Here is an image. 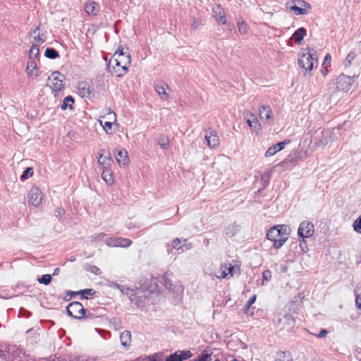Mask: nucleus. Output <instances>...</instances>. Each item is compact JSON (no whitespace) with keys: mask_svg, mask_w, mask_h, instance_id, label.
<instances>
[{"mask_svg":"<svg viewBox=\"0 0 361 361\" xmlns=\"http://www.w3.org/2000/svg\"><path fill=\"white\" fill-rule=\"evenodd\" d=\"M109 286L115 288L120 289L123 292V290L121 289V286L120 284L117 283L111 282L109 284Z\"/></svg>","mask_w":361,"mask_h":361,"instance_id":"57","label":"nucleus"},{"mask_svg":"<svg viewBox=\"0 0 361 361\" xmlns=\"http://www.w3.org/2000/svg\"><path fill=\"white\" fill-rule=\"evenodd\" d=\"M314 61L317 63V51L313 48H307V52L299 54L298 63L305 72L313 69ZM305 75L306 73H304Z\"/></svg>","mask_w":361,"mask_h":361,"instance_id":"3","label":"nucleus"},{"mask_svg":"<svg viewBox=\"0 0 361 361\" xmlns=\"http://www.w3.org/2000/svg\"><path fill=\"white\" fill-rule=\"evenodd\" d=\"M306 35V30L304 27H300L295 31L292 36V39L297 44H300L305 35Z\"/></svg>","mask_w":361,"mask_h":361,"instance_id":"21","label":"nucleus"},{"mask_svg":"<svg viewBox=\"0 0 361 361\" xmlns=\"http://www.w3.org/2000/svg\"><path fill=\"white\" fill-rule=\"evenodd\" d=\"M271 170H267L261 176V180L263 183L264 188L268 185L271 176Z\"/></svg>","mask_w":361,"mask_h":361,"instance_id":"34","label":"nucleus"},{"mask_svg":"<svg viewBox=\"0 0 361 361\" xmlns=\"http://www.w3.org/2000/svg\"><path fill=\"white\" fill-rule=\"evenodd\" d=\"M290 142V140H285L283 142H280L276 143V145H272L267 150V152H265V156L267 157L274 156L276 152L282 150L286 145H288Z\"/></svg>","mask_w":361,"mask_h":361,"instance_id":"17","label":"nucleus"},{"mask_svg":"<svg viewBox=\"0 0 361 361\" xmlns=\"http://www.w3.org/2000/svg\"><path fill=\"white\" fill-rule=\"evenodd\" d=\"M106 118L109 121H104L100 120L99 123L102 126L104 130L109 134L112 133V124L116 121V114L114 111H109L102 118Z\"/></svg>","mask_w":361,"mask_h":361,"instance_id":"11","label":"nucleus"},{"mask_svg":"<svg viewBox=\"0 0 361 361\" xmlns=\"http://www.w3.org/2000/svg\"><path fill=\"white\" fill-rule=\"evenodd\" d=\"M178 351L179 357L180 358V361L188 360L192 356V354L190 352V350H178Z\"/></svg>","mask_w":361,"mask_h":361,"instance_id":"37","label":"nucleus"},{"mask_svg":"<svg viewBox=\"0 0 361 361\" xmlns=\"http://www.w3.org/2000/svg\"><path fill=\"white\" fill-rule=\"evenodd\" d=\"M106 237V234L104 233H94L90 237V242L94 243L97 240H103V239Z\"/></svg>","mask_w":361,"mask_h":361,"instance_id":"41","label":"nucleus"},{"mask_svg":"<svg viewBox=\"0 0 361 361\" xmlns=\"http://www.w3.org/2000/svg\"><path fill=\"white\" fill-rule=\"evenodd\" d=\"M65 209L62 207H57L54 210V215L59 219L65 215Z\"/></svg>","mask_w":361,"mask_h":361,"instance_id":"47","label":"nucleus"},{"mask_svg":"<svg viewBox=\"0 0 361 361\" xmlns=\"http://www.w3.org/2000/svg\"><path fill=\"white\" fill-rule=\"evenodd\" d=\"M238 30L241 34H246L247 30V24H238Z\"/></svg>","mask_w":361,"mask_h":361,"instance_id":"51","label":"nucleus"},{"mask_svg":"<svg viewBox=\"0 0 361 361\" xmlns=\"http://www.w3.org/2000/svg\"><path fill=\"white\" fill-rule=\"evenodd\" d=\"M28 197L32 204L35 207H37L41 204L42 200V192L37 188H32L29 192Z\"/></svg>","mask_w":361,"mask_h":361,"instance_id":"14","label":"nucleus"},{"mask_svg":"<svg viewBox=\"0 0 361 361\" xmlns=\"http://www.w3.org/2000/svg\"><path fill=\"white\" fill-rule=\"evenodd\" d=\"M173 274L171 272H165L161 283L165 286L166 289L168 290L169 293L172 298V302L174 305L178 304L181 300L183 294V287L182 285L178 283H173L171 277Z\"/></svg>","mask_w":361,"mask_h":361,"instance_id":"2","label":"nucleus"},{"mask_svg":"<svg viewBox=\"0 0 361 361\" xmlns=\"http://www.w3.org/2000/svg\"><path fill=\"white\" fill-rule=\"evenodd\" d=\"M329 133L327 130L319 129L314 133L313 139L315 147H324L329 143Z\"/></svg>","mask_w":361,"mask_h":361,"instance_id":"7","label":"nucleus"},{"mask_svg":"<svg viewBox=\"0 0 361 361\" xmlns=\"http://www.w3.org/2000/svg\"><path fill=\"white\" fill-rule=\"evenodd\" d=\"M228 274L231 276H233L237 271L240 272V268L238 267L232 266L230 264L229 267L226 268Z\"/></svg>","mask_w":361,"mask_h":361,"instance_id":"46","label":"nucleus"},{"mask_svg":"<svg viewBox=\"0 0 361 361\" xmlns=\"http://www.w3.org/2000/svg\"><path fill=\"white\" fill-rule=\"evenodd\" d=\"M85 269L89 272H91L95 275H100L102 271L99 267L94 265L87 264L85 267Z\"/></svg>","mask_w":361,"mask_h":361,"instance_id":"35","label":"nucleus"},{"mask_svg":"<svg viewBox=\"0 0 361 361\" xmlns=\"http://www.w3.org/2000/svg\"><path fill=\"white\" fill-rule=\"evenodd\" d=\"M327 334H328L327 330H326V329H322V330L319 331V334H317V336L318 338H324V337L327 335Z\"/></svg>","mask_w":361,"mask_h":361,"instance_id":"55","label":"nucleus"},{"mask_svg":"<svg viewBox=\"0 0 361 361\" xmlns=\"http://www.w3.org/2000/svg\"><path fill=\"white\" fill-rule=\"evenodd\" d=\"M159 145L163 149H166L169 145V140L167 137L162 135L159 137Z\"/></svg>","mask_w":361,"mask_h":361,"instance_id":"43","label":"nucleus"},{"mask_svg":"<svg viewBox=\"0 0 361 361\" xmlns=\"http://www.w3.org/2000/svg\"><path fill=\"white\" fill-rule=\"evenodd\" d=\"M355 54L354 52H350L347 56L345 57L344 61H343V65L345 66V67H349L351 64V61L355 59Z\"/></svg>","mask_w":361,"mask_h":361,"instance_id":"42","label":"nucleus"},{"mask_svg":"<svg viewBox=\"0 0 361 361\" xmlns=\"http://www.w3.org/2000/svg\"><path fill=\"white\" fill-rule=\"evenodd\" d=\"M85 312L86 310L79 302H72L67 307L68 314L77 319L84 318L85 316Z\"/></svg>","mask_w":361,"mask_h":361,"instance_id":"6","label":"nucleus"},{"mask_svg":"<svg viewBox=\"0 0 361 361\" xmlns=\"http://www.w3.org/2000/svg\"><path fill=\"white\" fill-rule=\"evenodd\" d=\"M185 243L183 245L181 244L180 238H176L171 242V245H168L167 252L169 253L173 249H176L177 250H181V252H184L185 250H189L192 248V244L190 243H187V239H184L183 240Z\"/></svg>","mask_w":361,"mask_h":361,"instance_id":"12","label":"nucleus"},{"mask_svg":"<svg viewBox=\"0 0 361 361\" xmlns=\"http://www.w3.org/2000/svg\"><path fill=\"white\" fill-rule=\"evenodd\" d=\"M212 15L219 23H226L224 9L220 4H216L213 7Z\"/></svg>","mask_w":361,"mask_h":361,"instance_id":"16","label":"nucleus"},{"mask_svg":"<svg viewBox=\"0 0 361 361\" xmlns=\"http://www.w3.org/2000/svg\"><path fill=\"white\" fill-rule=\"evenodd\" d=\"M104 150H100V152H98L99 157H98V163L104 168V166L109 167L110 165V162L111 161V159L109 155L104 156Z\"/></svg>","mask_w":361,"mask_h":361,"instance_id":"23","label":"nucleus"},{"mask_svg":"<svg viewBox=\"0 0 361 361\" xmlns=\"http://www.w3.org/2000/svg\"><path fill=\"white\" fill-rule=\"evenodd\" d=\"M113 244L114 247H127L132 244V241L128 238H123L121 237L114 238Z\"/></svg>","mask_w":361,"mask_h":361,"instance_id":"24","label":"nucleus"},{"mask_svg":"<svg viewBox=\"0 0 361 361\" xmlns=\"http://www.w3.org/2000/svg\"><path fill=\"white\" fill-rule=\"evenodd\" d=\"M114 238L109 237L108 235L106 234V237L103 239V241L105 243V244L109 246H114L113 242H114Z\"/></svg>","mask_w":361,"mask_h":361,"instance_id":"49","label":"nucleus"},{"mask_svg":"<svg viewBox=\"0 0 361 361\" xmlns=\"http://www.w3.org/2000/svg\"><path fill=\"white\" fill-rule=\"evenodd\" d=\"M195 361H212V354L203 353Z\"/></svg>","mask_w":361,"mask_h":361,"instance_id":"44","label":"nucleus"},{"mask_svg":"<svg viewBox=\"0 0 361 361\" xmlns=\"http://www.w3.org/2000/svg\"><path fill=\"white\" fill-rule=\"evenodd\" d=\"M256 300V295H253L252 297L250 298V299L247 301L246 305H245V308L248 310L251 305L255 302Z\"/></svg>","mask_w":361,"mask_h":361,"instance_id":"50","label":"nucleus"},{"mask_svg":"<svg viewBox=\"0 0 361 361\" xmlns=\"http://www.w3.org/2000/svg\"><path fill=\"white\" fill-rule=\"evenodd\" d=\"M44 56L51 59H55L59 56V52L54 48H47L44 52Z\"/></svg>","mask_w":361,"mask_h":361,"instance_id":"33","label":"nucleus"},{"mask_svg":"<svg viewBox=\"0 0 361 361\" xmlns=\"http://www.w3.org/2000/svg\"><path fill=\"white\" fill-rule=\"evenodd\" d=\"M126 58L130 59V55L128 48H124L122 46H119L116 53L114 54L113 58Z\"/></svg>","mask_w":361,"mask_h":361,"instance_id":"27","label":"nucleus"},{"mask_svg":"<svg viewBox=\"0 0 361 361\" xmlns=\"http://www.w3.org/2000/svg\"><path fill=\"white\" fill-rule=\"evenodd\" d=\"M51 76L53 77V82L50 85L51 88L55 92L61 91L64 86L63 82L65 76L59 71L53 72Z\"/></svg>","mask_w":361,"mask_h":361,"instance_id":"10","label":"nucleus"},{"mask_svg":"<svg viewBox=\"0 0 361 361\" xmlns=\"http://www.w3.org/2000/svg\"><path fill=\"white\" fill-rule=\"evenodd\" d=\"M247 123L249 127L256 133L260 129V123L257 118L252 114L250 115V118H247Z\"/></svg>","mask_w":361,"mask_h":361,"instance_id":"22","label":"nucleus"},{"mask_svg":"<svg viewBox=\"0 0 361 361\" xmlns=\"http://www.w3.org/2000/svg\"><path fill=\"white\" fill-rule=\"evenodd\" d=\"M130 62V59L128 58L125 59V61H123L118 57L113 58L109 63V71L112 75L121 77L127 72Z\"/></svg>","mask_w":361,"mask_h":361,"instance_id":"4","label":"nucleus"},{"mask_svg":"<svg viewBox=\"0 0 361 361\" xmlns=\"http://www.w3.org/2000/svg\"><path fill=\"white\" fill-rule=\"evenodd\" d=\"M357 47L361 54V40L357 43Z\"/></svg>","mask_w":361,"mask_h":361,"instance_id":"63","label":"nucleus"},{"mask_svg":"<svg viewBox=\"0 0 361 361\" xmlns=\"http://www.w3.org/2000/svg\"><path fill=\"white\" fill-rule=\"evenodd\" d=\"M172 97L173 91L169 86L164 82L159 83V99L164 102H166L167 104H169Z\"/></svg>","mask_w":361,"mask_h":361,"instance_id":"9","label":"nucleus"},{"mask_svg":"<svg viewBox=\"0 0 361 361\" xmlns=\"http://www.w3.org/2000/svg\"><path fill=\"white\" fill-rule=\"evenodd\" d=\"M59 271H60L59 268H56L54 271V273H53V275L54 276V275L58 274Z\"/></svg>","mask_w":361,"mask_h":361,"instance_id":"62","label":"nucleus"},{"mask_svg":"<svg viewBox=\"0 0 361 361\" xmlns=\"http://www.w3.org/2000/svg\"><path fill=\"white\" fill-rule=\"evenodd\" d=\"M314 225L311 221H303L300 223L298 229V235L301 238L300 239V246L302 250H304L302 243H305L306 247L305 238H310L314 235Z\"/></svg>","mask_w":361,"mask_h":361,"instance_id":"5","label":"nucleus"},{"mask_svg":"<svg viewBox=\"0 0 361 361\" xmlns=\"http://www.w3.org/2000/svg\"><path fill=\"white\" fill-rule=\"evenodd\" d=\"M39 27H37L35 30H34L32 31V35H35L34 37V39L39 44H43L46 39L42 37L39 33H38L37 35L36 34L37 33V31L39 30Z\"/></svg>","mask_w":361,"mask_h":361,"instance_id":"40","label":"nucleus"},{"mask_svg":"<svg viewBox=\"0 0 361 361\" xmlns=\"http://www.w3.org/2000/svg\"><path fill=\"white\" fill-rule=\"evenodd\" d=\"M352 78L341 74L338 76L336 82V88L338 90L347 92L350 90L352 85Z\"/></svg>","mask_w":361,"mask_h":361,"instance_id":"8","label":"nucleus"},{"mask_svg":"<svg viewBox=\"0 0 361 361\" xmlns=\"http://www.w3.org/2000/svg\"><path fill=\"white\" fill-rule=\"evenodd\" d=\"M228 274V272H227L226 269H224V270L221 272V276H217V277H218V278H220V279H224V278H225Z\"/></svg>","mask_w":361,"mask_h":361,"instance_id":"59","label":"nucleus"},{"mask_svg":"<svg viewBox=\"0 0 361 361\" xmlns=\"http://www.w3.org/2000/svg\"><path fill=\"white\" fill-rule=\"evenodd\" d=\"M353 228L356 233H361V215L355 220L353 224Z\"/></svg>","mask_w":361,"mask_h":361,"instance_id":"39","label":"nucleus"},{"mask_svg":"<svg viewBox=\"0 0 361 361\" xmlns=\"http://www.w3.org/2000/svg\"><path fill=\"white\" fill-rule=\"evenodd\" d=\"M102 177L103 180L107 183V184H112L114 182L113 175L111 171V170L107 166H104L103 168V171L102 173Z\"/></svg>","mask_w":361,"mask_h":361,"instance_id":"26","label":"nucleus"},{"mask_svg":"<svg viewBox=\"0 0 361 361\" xmlns=\"http://www.w3.org/2000/svg\"><path fill=\"white\" fill-rule=\"evenodd\" d=\"M26 71L30 75H35L36 77L39 75L37 63L34 60H31L27 63Z\"/></svg>","mask_w":361,"mask_h":361,"instance_id":"25","label":"nucleus"},{"mask_svg":"<svg viewBox=\"0 0 361 361\" xmlns=\"http://www.w3.org/2000/svg\"><path fill=\"white\" fill-rule=\"evenodd\" d=\"M68 293H71V295L80 294L81 299H87V296L86 295L92 296L96 293V291L92 288H86V289L79 290L78 292L70 291Z\"/></svg>","mask_w":361,"mask_h":361,"instance_id":"28","label":"nucleus"},{"mask_svg":"<svg viewBox=\"0 0 361 361\" xmlns=\"http://www.w3.org/2000/svg\"><path fill=\"white\" fill-rule=\"evenodd\" d=\"M331 59V55L329 54H327L324 57V60L322 66H324L326 63L329 64Z\"/></svg>","mask_w":361,"mask_h":361,"instance_id":"56","label":"nucleus"},{"mask_svg":"<svg viewBox=\"0 0 361 361\" xmlns=\"http://www.w3.org/2000/svg\"><path fill=\"white\" fill-rule=\"evenodd\" d=\"M204 138L207 142L208 146L212 148H215L219 145V139L216 134V132L214 130L209 129V132H207L204 135Z\"/></svg>","mask_w":361,"mask_h":361,"instance_id":"15","label":"nucleus"},{"mask_svg":"<svg viewBox=\"0 0 361 361\" xmlns=\"http://www.w3.org/2000/svg\"><path fill=\"white\" fill-rule=\"evenodd\" d=\"M263 278L265 280H269L271 277V272L269 270H265L262 274Z\"/></svg>","mask_w":361,"mask_h":361,"instance_id":"54","label":"nucleus"},{"mask_svg":"<svg viewBox=\"0 0 361 361\" xmlns=\"http://www.w3.org/2000/svg\"><path fill=\"white\" fill-rule=\"evenodd\" d=\"M115 157L119 165H126L129 161L128 152L126 149L118 151Z\"/></svg>","mask_w":361,"mask_h":361,"instance_id":"20","label":"nucleus"},{"mask_svg":"<svg viewBox=\"0 0 361 361\" xmlns=\"http://www.w3.org/2000/svg\"><path fill=\"white\" fill-rule=\"evenodd\" d=\"M165 361H180V358L178 355V351L175 352L174 353L171 354L168 356Z\"/></svg>","mask_w":361,"mask_h":361,"instance_id":"45","label":"nucleus"},{"mask_svg":"<svg viewBox=\"0 0 361 361\" xmlns=\"http://www.w3.org/2000/svg\"><path fill=\"white\" fill-rule=\"evenodd\" d=\"M268 240L273 241V247L280 249L288 238V228L286 225H276L270 228L267 233Z\"/></svg>","mask_w":361,"mask_h":361,"instance_id":"1","label":"nucleus"},{"mask_svg":"<svg viewBox=\"0 0 361 361\" xmlns=\"http://www.w3.org/2000/svg\"><path fill=\"white\" fill-rule=\"evenodd\" d=\"M6 355L4 351L0 350V361H6Z\"/></svg>","mask_w":361,"mask_h":361,"instance_id":"58","label":"nucleus"},{"mask_svg":"<svg viewBox=\"0 0 361 361\" xmlns=\"http://www.w3.org/2000/svg\"><path fill=\"white\" fill-rule=\"evenodd\" d=\"M327 71H327L326 68H325L324 66H323V67H322V68L321 69V73H322V75H326Z\"/></svg>","mask_w":361,"mask_h":361,"instance_id":"61","label":"nucleus"},{"mask_svg":"<svg viewBox=\"0 0 361 361\" xmlns=\"http://www.w3.org/2000/svg\"><path fill=\"white\" fill-rule=\"evenodd\" d=\"M97 4L94 1H88L85 5V11L88 15L95 16Z\"/></svg>","mask_w":361,"mask_h":361,"instance_id":"29","label":"nucleus"},{"mask_svg":"<svg viewBox=\"0 0 361 361\" xmlns=\"http://www.w3.org/2000/svg\"><path fill=\"white\" fill-rule=\"evenodd\" d=\"M302 6L307 7L310 8V5L303 0H298L297 4L293 2V5L289 6L290 10L294 12L295 15H304L307 13V11L306 8H302Z\"/></svg>","mask_w":361,"mask_h":361,"instance_id":"13","label":"nucleus"},{"mask_svg":"<svg viewBox=\"0 0 361 361\" xmlns=\"http://www.w3.org/2000/svg\"><path fill=\"white\" fill-rule=\"evenodd\" d=\"M204 243L206 245H208L209 244V240H205Z\"/></svg>","mask_w":361,"mask_h":361,"instance_id":"64","label":"nucleus"},{"mask_svg":"<svg viewBox=\"0 0 361 361\" xmlns=\"http://www.w3.org/2000/svg\"><path fill=\"white\" fill-rule=\"evenodd\" d=\"M33 175V169L32 167L27 168L23 172V174L20 176V180H26L30 177H32Z\"/></svg>","mask_w":361,"mask_h":361,"instance_id":"38","label":"nucleus"},{"mask_svg":"<svg viewBox=\"0 0 361 361\" xmlns=\"http://www.w3.org/2000/svg\"><path fill=\"white\" fill-rule=\"evenodd\" d=\"M70 291H68L67 293V295L64 298V300H66V301L70 300L72 298V297L74 295H71V293H68Z\"/></svg>","mask_w":361,"mask_h":361,"instance_id":"60","label":"nucleus"},{"mask_svg":"<svg viewBox=\"0 0 361 361\" xmlns=\"http://www.w3.org/2000/svg\"><path fill=\"white\" fill-rule=\"evenodd\" d=\"M355 305L357 309L361 310V295H356Z\"/></svg>","mask_w":361,"mask_h":361,"instance_id":"53","label":"nucleus"},{"mask_svg":"<svg viewBox=\"0 0 361 361\" xmlns=\"http://www.w3.org/2000/svg\"><path fill=\"white\" fill-rule=\"evenodd\" d=\"M38 46L39 44H37L32 45L29 51V56L31 60H33L34 59H38L39 56V49Z\"/></svg>","mask_w":361,"mask_h":361,"instance_id":"32","label":"nucleus"},{"mask_svg":"<svg viewBox=\"0 0 361 361\" xmlns=\"http://www.w3.org/2000/svg\"><path fill=\"white\" fill-rule=\"evenodd\" d=\"M73 103V97L72 96L68 95L63 99V104H61V108L62 110H66L68 108L72 109Z\"/></svg>","mask_w":361,"mask_h":361,"instance_id":"30","label":"nucleus"},{"mask_svg":"<svg viewBox=\"0 0 361 361\" xmlns=\"http://www.w3.org/2000/svg\"><path fill=\"white\" fill-rule=\"evenodd\" d=\"M259 114L262 121H269L272 116L271 109L268 105H262L259 107Z\"/></svg>","mask_w":361,"mask_h":361,"instance_id":"18","label":"nucleus"},{"mask_svg":"<svg viewBox=\"0 0 361 361\" xmlns=\"http://www.w3.org/2000/svg\"><path fill=\"white\" fill-rule=\"evenodd\" d=\"M19 313L23 315V316H25L26 317H29L30 315H31V312L27 311V310L21 307L19 310Z\"/></svg>","mask_w":361,"mask_h":361,"instance_id":"52","label":"nucleus"},{"mask_svg":"<svg viewBox=\"0 0 361 361\" xmlns=\"http://www.w3.org/2000/svg\"><path fill=\"white\" fill-rule=\"evenodd\" d=\"M52 277L50 274H44L40 278L37 279L39 283L49 285L51 281Z\"/></svg>","mask_w":361,"mask_h":361,"instance_id":"36","label":"nucleus"},{"mask_svg":"<svg viewBox=\"0 0 361 361\" xmlns=\"http://www.w3.org/2000/svg\"><path fill=\"white\" fill-rule=\"evenodd\" d=\"M239 226L238 225H229L227 228L225 229V234L228 237H233L239 231Z\"/></svg>","mask_w":361,"mask_h":361,"instance_id":"31","label":"nucleus"},{"mask_svg":"<svg viewBox=\"0 0 361 361\" xmlns=\"http://www.w3.org/2000/svg\"><path fill=\"white\" fill-rule=\"evenodd\" d=\"M131 332L130 331L126 330L121 333L120 334V341L121 345L124 348L128 349L131 345Z\"/></svg>","mask_w":361,"mask_h":361,"instance_id":"19","label":"nucleus"},{"mask_svg":"<svg viewBox=\"0 0 361 361\" xmlns=\"http://www.w3.org/2000/svg\"><path fill=\"white\" fill-rule=\"evenodd\" d=\"M152 281H153V283H154L155 288L149 290L148 297H151V298L152 297V295H154L156 296L158 294V291L156 290L157 287V279L154 278V279H152Z\"/></svg>","mask_w":361,"mask_h":361,"instance_id":"48","label":"nucleus"}]
</instances>
